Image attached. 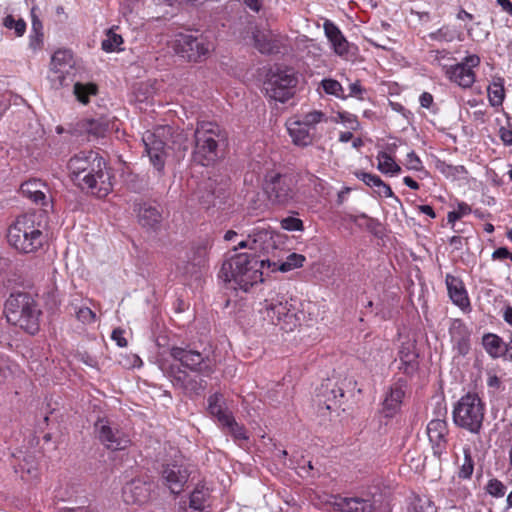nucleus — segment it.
<instances>
[{"label":"nucleus","mask_w":512,"mask_h":512,"mask_svg":"<svg viewBox=\"0 0 512 512\" xmlns=\"http://www.w3.org/2000/svg\"><path fill=\"white\" fill-rule=\"evenodd\" d=\"M510 254L507 248L500 247L493 252L492 257L493 259H504L509 258Z\"/></svg>","instance_id":"nucleus-55"},{"label":"nucleus","mask_w":512,"mask_h":512,"mask_svg":"<svg viewBox=\"0 0 512 512\" xmlns=\"http://www.w3.org/2000/svg\"><path fill=\"white\" fill-rule=\"evenodd\" d=\"M405 185H407L409 188L413 190H417L419 188V185L416 181H414L411 177L407 176L403 179Z\"/></svg>","instance_id":"nucleus-62"},{"label":"nucleus","mask_w":512,"mask_h":512,"mask_svg":"<svg viewBox=\"0 0 512 512\" xmlns=\"http://www.w3.org/2000/svg\"><path fill=\"white\" fill-rule=\"evenodd\" d=\"M163 484L173 493H180L189 478V471L182 463L173 461L162 465L160 471Z\"/></svg>","instance_id":"nucleus-15"},{"label":"nucleus","mask_w":512,"mask_h":512,"mask_svg":"<svg viewBox=\"0 0 512 512\" xmlns=\"http://www.w3.org/2000/svg\"><path fill=\"white\" fill-rule=\"evenodd\" d=\"M31 17H32V29H33V31L36 34H40L41 35L42 23L39 20V18L37 17V15L35 14V8L34 7L31 9Z\"/></svg>","instance_id":"nucleus-54"},{"label":"nucleus","mask_w":512,"mask_h":512,"mask_svg":"<svg viewBox=\"0 0 512 512\" xmlns=\"http://www.w3.org/2000/svg\"><path fill=\"white\" fill-rule=\"evenodd\" d=\"M9 244L21 253H33L43 244L45 237L34 214L19 216L8 229Z\"/></svg>","instance_id":"nucleus-4"},{"label":"nucleus","mask_w":512,"mask_h":512,"mask_svg":"<svg viewBox=\"0 0 512 512\" xmlns=\"http://www.w3.org/2000/svg\"><path fill=\"white\" fill-rule=\"evenodd\" d=\"M405 165L409 170L419 171L422 169V162L413 151L407 154Z\"/></svg>","instance_id":"nucleus-50"},{"label":"nucleus","mask_w":512,"mask_h":512,"mask_svg":"<svg viewBox=\"0 0 512 512\" xmlns=\"http://www.w3.org/2000/svg\"><path fill=\"white\" fill-rule=\"evenodd\" d=\"M75 313L76 318L84 324H91L96 321V314L88 307H80Z\"/></svg>","instance_id":"nucleus-45"},{"label":"nucleus","mask_w":512,"mask_h":512,"mask_svg":"<svg viewBox=\"0 0 512 512\" xmlns=\"http://www.w3.org/2000/svg\"><path fill=\"white\" fill-rule=\"evenodd\" d=\"M287 125L289 135L295 145L308 146L312 144L315 133L312 132L310 128L303 125L301 121L292 120L289 121Z\"/></svg>","instance_id":"nucleus-23"},{"label":"nucleus","mask_w":512,"mask_h":512,"mask_svg":"<svg viewBox=\"0 0 512 512\" xmlns=\"http://www.w3.org/2000/svg\"><path fill=\"white\" fill-rule=\"evenodd\" d=\"M22 195L36 205L47 206L49 203V187L41 179L32 178L20 186Z\"/></svg>","instance_id":"nucleus-17"},{"label":"nucleus","mask_w":512,"mask_h":512,"mask_svg":"<svg viewBox=\"0 0 512 512\" xmlns=\"http://www.w3.org/2000/svg\"><path fill=\"white\" fill-rule=\"evenodd\" d=\"M213 48V44L204 37L189 33H179L173 40L175 53L188 61L196 62L207 57Z\"/></svg>","instance_id":"nucleus-9"},{"label":"nucleus","mask_w":512,"mask_h":512,"mask_svg":"<svg viewBox=\"0 0 512 512\" xmlns=\"http://www.w3.org/2000/svg\"><path fill=\"white\" fill-rule=\"evenodd\" d=\"M341 506L345 512H372L373 510L372 503L361 498L344 499Z\"/></svg>","instance_id":"nucleus-33"},{"label":"nucleus","mask_w":512,"mask_h":512,"mask_svg":"<svg viewBox=\"0 0 512 512\" xmlns=\"http://www.w3.org/2000/svg\"><path fill=\"white\" fill-rule=\"evenodd\" d=\"M377 160H378L377 168L382 173L397 174L401 171L400 166L386 152H380L377 156Z\"/></svg>","instance_id":"nucleus-35"},{"label":"nucleus","mask_w":512,"mask_h":512,"mask_svg":"<svg viewBox=\"0 0 512 512\" xmlns=\"http://www.w3.org/2000/svg\"><path fill=\"white\" fill-rule=\"evenodd\" d=\"M164 132V128L158 129L157 132L146 131L142 137L145 152L147 153L150 162L158 172L163 171L167 157L165 143L160 138L161 134Z\"/></svg>","instance_id":"nucleus-13"},{"label":"nucleus","mask_w":512,"mask_h":512,"mask_svg":"<svg viewBox=\"0 0 512 512\" xmlns=\"http://www.w3.org/2000/svg\"><path fill=\"white\" fill-rule=\"evenodd\" d=\"M208 411L216 417L218 421L223 425L227 421H231V414L224 409L221 402V395L214 394L208 398Z\"/></svg>","instance_id":"nucleus-31"},{"label":"nucleus","mask_w":512,"mask_h":512,"mask_svg":"<svg viewBox=\"0 0 512 512\" xmlns=\"http://www.w3.org/2000/svg\"><path fill=\"white\" fill-rule=\"evenodd\" d=\"M176 379L180 381L183 388L190 393L198 394L200 391L204 390L206 385L202 378H191L185 373H182V376H177Z\"/></svg>","instance_id":"nucleus-36"},{"label":"nucleus","mask_w":512,"mask_h":512,"mask_svg":"<svg viewBox=\"0 0 512 512\" xmlns=\"http://www.w3.org/2000/svg\"><path fill=\"white\" fill-rule=\"evenodd\" d=\"M355 176L371 188H376L381 181L379 176L366 172H355Z\"/></svg>","instance_id":"nucleus-49"},{"label":"nucleus","mask_w":512,"mask_h":512,"mask_svg":"<svg viewBox=\"0 0 512 512\" xmlns=\"http://www.w3.org/2000/svg\"><path fill=\"white\" fill-rule=\"evenodd\" d=\"M209 489L204 485H198L190 496V507L195 510H204L208 505Z\"/></svg>","instance_id":"nucleus-32"},{"label":"nucleus","mask_w":512,"mask_h":512,"mask_svg":"<svg viewBox=\"0 0 512 512\" xmlns=\"http://www.w3.org/2000/svg\"><path fill=\"white\" fill-rule=\"evenodd\" d=\"M220 137L221 131L217 124L212 122L198 123L194 133V161L203 166L214 163L218 158V142Z\"/></svg>","instance_id":"nucleus-5"},{"label":"nucleus","mask_w":512,"mask_h":512,"mask_svg":"<svg viewBox=\"0 0 512 512\" xmlns=\"http://www.w3.org/2000/svg\"><path fill=\"white\" fill-rule=\"evenodd\" d=\"M446 285L449 296L456 305L462 308L469 305L467 292L459 278L450 274L446 275Z\"/></svg>","instance_id":"nucleus-25"},{"label":"nucleus","mask_w":512,"mask_h":512,"mask_svg":"<svg viewBox=\"0 0 512 512\" xmlns=\"http://www.w3.org/2000/svg\"><path fill=\"white\" fill-rule=\"evenodd\" d=\"M72 67V54L68 50H57L51 58L49 79L54 88L64 85L65 71Z\"/></svg>","instance_id":"nucleus-16"},{"label":"nucleus","mask_w":512,"mask_h":512,"mask_svg":"<svg viewBox=\"0 0 512 512\" xmlns=\"http://www.w3.org/2000/svg\"><path fill=\"white\" fill-rule=\"evenodd\" d=\"M404 395V390L399 386L390 389L383 401V413L386 417H391L397 412Z\"/></svg>","instance_id":"nucleus-29"},{"label":"nucleus","mask_w":512,"mask_h":512,"mask_svg":"<svg viewBox=\"0 0 512 512\" xmlns=\"http://www.w3.org/2000/svg\"><path fill=\"white\" fill-rule=\"evenodd\" d=\"M349 94L348 96H351V97H357L359 99H362V94L364 92V89L362 88V86L360 85V82L359 81H356L354 83H351L349 85Z\"/></svg>","instance_id":"nucleus-53"},{"label":"nucleus","mask_w":512,"mask_h":512,"mask_svg":"<svg viewBox=\"0 0 512 512\" xmlns=\"http://www.w3.org/2000/svg\"><path fill=\"white\" fill-rule=\"evenodd\" d=\"M501 139L503 140V142L505 144L511 145L512 144V132L508 131V130L503 131L501 134Z\"/></svg>","instance_id":"nucleus-61"},{"label":"nucleus","mask_w":512,"mask_h":512,"mask_svg":"<svg viewBox=\"0 0 512 512\" xmlns=\"http://www.w3.org/2000/svg\"><path fill=\"white\" fill-rule=\"evenodd\" d=\"M450 336L453 349L460 356H465L470 350V332L460 320L453 321L450 327Z\"/></svg>","instance_id":"nucleus-18"},{"label":"nucleus","mask_w":512,"mask_h":512,"mask_svg":"<svg viewBox=\"0 0 512 512\" xmlns=\"http://www.w3.org/2000/svg\"><path fill=\"white\" fill-rule=\"evenodd\" d=\"M463 452H464V460H463V464L460 467L459 477L467 479L473 473L474 463H473V460L470 455V449L464 448Z\"/></svg>","instance_id":"nucleus-42"},{"label":"nucleus","mask_w":512,"mask_h":512,"mask_svg":"<svg viewBox=\"0 0 512 512\" xmlns=\"http://www.w3.org/2000/svg\"><path fill=\"white\" fill-rule=\"evenodd\" d=\"M463 216V212L451 211L448 213L447 219L449 223H454Z\"/></svg>","instance_id":"nucleus-59"},{"label":"nucleus","mask_w":512,"mask_h":512,"mask_svg":"<svg viewBox=\"0 0 512 512\" xmlns=\"http://www.w3.org/2000/svg\"><path fill=\"white\" fill-rule=\"evenodd\" d=\"M137 217L139 223L144 227L154 228L161 221V214L158 209L148 203L138 204Z\"/></svg>","instance_id":"nucleus-28"},{"label":"nucleus","mask_w":512,"mask_h":512,"mask_svg":"<svg viewBox=\"0 0 512 512\" xmlns=\"http://www.w3.org/2000/svg\"><path fill=\"white\" fill-rule=\"evenodd\" d=\"M410 512H436V508L428 499H417Z\"/></svg>","instance_id":"nucleus-48"},{"label":"nucleus","mask_w":512,"mask_h":512,"mask_svg":"<svg viewBox=\"0 0 512 512\" xmlns=\"http://www.w3.org/2000/svg\"><path fill=\"white\" fill-rule=\"evenodd\" d=\"M171 356L179 361L184 367L204 375L212 373V363L209 358H205L200 352L181 347H173Z\"/></svg>","instance_id":"nucleus-14"},{"label":"nucleus","mask_w":512,"mask_h":512,"mask_svg":"<svg viewBox=\"0 0 512 512\" xmlns=\"http://www.w3.org/2000/svg\"><path fill=\"white\" fill-rule=\"evenodd\" d=\"M295 183L292 175L271 172L266 175L265 193L271 203L285 205L295 198Z\"/></svg>","instance_id":"nucleus-10"},{"label":"nucleus","mask_w":512,"mask_h":512,"mask_svg":"<svg viewBox=\"0 0 512 512\" xmlns=\"http://www.w3.org/2000/svg\"><path fill=\"white\" fill-rule=\"evenodd\" d=\"M326 37L331 42L335 53L343 55L348 51V43L339 28L330 20H326L323 24Z\"/></svg>","instance_id":"nucleus-26"},{"label":"nucleus","mask_w":512,"mask_h":512,"mask_svg":"<svg viewBox=\"0 0 512 512\" xmlns=\"http://www.w3.org/2000/svg\"><path fill=\"white\" fill-rule=\"evenodd\" d=\"M149 492V485L141 480H134L124 486L123 498L128 504H142L147 501Z\"/></svg>","instance_id":"nucleus-20"},{"label":"nucleus","mask_w":512,"mask_h":512,"mask_svg":"<svg viewBox=\"0 0 512 512\" xmlns=\"http://www.w3.org/2000/svg\"><path fill=\"white\" fill-rule=\"evenodd\" d=\"M209 248L210 242L207 239L193 243L186 255L187 264L192 266V268L204 266L207 260Z\"/></svg>","instance_id":"nucleus-24"},{"label":"nucleus","mask_w":512,"mask_h":512,"mask_svg":"<svg viewBox=\"0 0 512 512\" xmlns=\"http://www.w3.org/2000/svg\"><path fill=\"white\" fill-rule=\"evenodd\" d=\"M324 91L327 94L334 95L336 97H344L342 85L334 79H324L321 82Z\"/></svg>","instance_id":"nucleus-43"},{"label":"nucleus","mask_w":512,"mask_h":512,"mask_svg":"<svg viewBox=\"0 0 512 512\" xmlns=\"http://www.w3.org/2000/svg\"><path fill=\"white\" fill-rule=\"evenodd\" d=\"M488 98L492 106H499L504 100V84L501 78H498L488 87Z\"/></svg>","instance_id":"nucleus-37"},{"label":"nucleus","mask_w":512,"mask_h":512,"mask_svg":"<svg viewBox=\"0 0 512 512\" xmlns=\"http://www.w3.org/2000/svg\"><path fill=\"white\" fill-rule=\"evenodd\" d=\"M71 179L82 190L102 198L112 190L106 163L97 152H80L68 162Z\"/></svg>","instance_id":"nucleus-1"},{"label":"nucleus","mask_w":512,"mask_h":512,"mask_svg":"<svg viewBox=\"0 0 512 512\" xmlns=\"http://www.w3.org/2000/svg\"><path fill=\"white\" fill-rule=\"evenodd\" d=\"M253 39L255 47L261 53H273L279 48V41L269 30H255L253 32Z\"/></svg>","instance_id":"nucleus-27"},{"label":"nucleus","mask_w":512,"mask_h":512,"mask_svg":"<svg viewBox=\"0 0 512 512\" xmlns=\"http://www.w3.org/2000/svg\"><path fill=\"white\" fill-rule=\"evenodd\" d=\"M123 43L121 35L114 33L109 30L106 34L105 39L102 41V49L106 52H113L120 49V45Z\"/></svg>","instance_id":"nucleus-39"},{"label":"nucleus","mask_w":512,"mask_h":512,"mask_svg":"<svg viewBox=\"0 0 512 512\" xmlns=\"http://www.w3.org/2000/svg\"><path fill=\"white\" fill-rule=\"evenodd\" d=\"M504 354H507L509 359L512 361V338L507 344H505Z\"/></svg>","instance_id":"nucleus-64"},{"label":"nucleus","mask_w":512,"mask_h":512,"mask_svg":"<svg viewBox=\"0 0 512 512\" xmlns=\"http://www.w3.org/2000/svg\"><path fill=\"white\" fill-rule=\"evenodd\" d=\"M223 426H226L236 439H247L244 428L234 420L233 416H231V421L225 422Z\"/></svg>","instance_id":"nucleus-46"},{"label":"nucleus","mask_w":512,"mask_h":512,"mask_svg":"<svg viewBox=\"0 0 512 512\" xmlns=\"http://www.w3.org/2000/svg\"><path fill=\"white\" fill-rule=\"evenodd\" d=\"M479 64L480 58L477 55H469L461 63L449 66L445 74L451 82L458 86L464 89L470 88L476 80L472 68L479 66Z\"/></svg>","instance_id":"nucleus-11"},{"label":"nucleus","mask_w":512,"mask_h":512,"mask_svg":"<svg viewBox=\"0 0 512 512\" xmlns=\"http://www.w3.org/2000/svg\"><path fill=\"white\" fill-rule=\"evenodd\" d=\"M111 338L116 342L119 347H126L127 340L124 337V331L122 329H114Z\"/></svg>","instance_id":"nucleus-52"},{"label":"nucleus","mask_w":512,"mask_h":512,"mask_svg":"<svg viewBox=\"0 0 512 512\" xmlns=\"http://www.w3.org/2000/svg\"><path fill=\"white\" fill-rule=\"evenodd\" d=\"M95 432L99 441L114 451L123 450L130 443L128 437L106 419H99L95 423Z\"/></svg>","instance_id":"nucleus-12"},{"label":"nucleus","mask_w":512,"mask_h":512,"mask_svg":"<svg viewBox=\"0 0 512 512\" xmlns=\"http://www.w3.org/2000/svg\"><path fill=\"white\" fill-rule=\"evenodd\" d=\"M296 84L297 78L291 69H278L264 82V91L268 98L283 103L293 96Z\"/></svg>","instance_id":"nucleus-8"},{"label":"nucleus","mask_w":512,"mask_h":512,"mask_svg":"<svg viewBox=\"0 0 512 512\" xmlns=\"http://www.w3.org/2000/svg\"><path fill=\"white\" fill-rule=\"evenodd\" d=\"M484 418V407L476 394L468 393L460 398L454 407L453 419L456 425L476 433Z\"/></svg>","instance_id":"nucleus-6"},{"label":"nucleus","mask_w":512,"mask_h":512,"mask_svg":"<svg viewBox=\"0 0 512 512\" xmlns=\"http://www.w3.org/2000/svg\"><path fill=\"white\" fill-rule=\"evenodd\" d=\"M266 265L271 267V262L259 260L257 256L248 253H238L222 264L220 277L225 282H233L235 288L248 291L250 287L263 281L262 269Z\"/></svg>","instance_id":"nucleus-2"},{"label":"nucleus","mask_w":512,"mask_h":512,"mask_svg":"<svg viewBox=\"0 0 512 512\" xmlns=\"http://www.w3.org/2000/svg\"><path fill=\"white\" fill-rule=\"evenodd\" d=\"M97 92V87L95 84L87 83L83 84L80 82L75 83L74 85V94L79 102L82 104H87L89 102V96L95 95Z\"/></svg>","instance_id":"nucleus-38"},{"label":"nucleus","mask_w":512,"mask_h":512,"mask_svg":"<svg viewBox=\"0 0 512 512\" xmlns=\"http://www.w3.org/2000/svg\"><path fill=\"white\" fill-rule=\"evenodd\" d=\"M250 251L256 256L257 253H266L274 247L273 234L264 228H256L249 235Z\"/></svg>","instance_id":"nucleus-21"},{"label":"nucleus","mask_w":512,"mask_h":512,"mask_svg":"<svg viewBox=\"0 0 512 512\" xmlns=\"http://www.w3.org/2000/svg\"><path fill=\"white\" fill-rule=\"evenodd\" d=\"M447 434L446 422L442 419L431 420L427 425V435L433 446L435 454H441L445 436Z\"/></svg>","instance_id":"nucleus-22"},{"label":"nucleus","mask_w":512,"mask_h":512,"mask_svg":"<svg viewBox=\"0 0 512 512\" xmlns=\"http://www.w3.org/2000/svg\"><path fill=\"white\" fill-rule=\"evenodd\" d=\"M420 104L424 108H429L433 102V97L430 93L424 92L420 96Z\"/></svg>","instance_id":"nucleus-56"},{"label":"nucleus","mask_w":512,"mask_h":512,"mask_svg":"<svg viewBox=\"0 0 512 512\" xmlns=\"http://www.w3.org/2000/svg\"><path fill=\"white\" fill-rule=\"evenodd\" d=\"M505 321L512 326V307H507L504 311Z\"/></svg>","instance_id":"nucleus-63"},{"label":"nucleus","mask_w":512,"mask_h":512,"mask_svg":"<svg viewBox=\"0 0 512 512\" xmlns=\"http://www.w3.org/2000/svg\"><path fill=\"white\" fill-rule=\"evenodd\" d=\"M419 210L422 213L430 216L431 218H435V212H434V210H433V208L431 206H429V205H420L419 206Z\"/></svg>","instance_id":"nucleus-60"},{"label":"nucleus","mask_w":512,"mask_h":512,"mask_svg":"<svg viewBox=\"0 0 512 512\" xmlns=\"http://www.w3.org/2000/svg\"><path fill=\"white\" fill-rule=\"evenodd\" d=\"M374 191L380 197L390 198L394 196L390 186L384 183L382 180L380 181L379 184H377L376 188H374Z\"/></svg>","instance_id":"nucleus-51"},{"label":"nucleus","mask_w":512,"mask_h":512,"mask_svg":"<svg viewBox=\"0 0 512 512\" xmlns=\"http://www.w3.org/2000/svg\"><path fill=\"white\" fill-rule=\"evenodd\" d=\"M280 224L287 231H303L304 229L302 220L293 216L283 218Z\"/></svg>","instance_id":"nucleus-44"},{"label":"nucleus","mask_w":512,"mask_h":512,"mask_svg":"<svg viewBox=\"0 0 512 512\" xmlns=\"http://www.w3.org/2000/svg\"><path fill=\"white\" fill-rule=\"evenodd\" d=\"M482 344L492 358H499L504 355L505 343L496 334H485L482 338Z\"/></svg>","instance_id":"nucleus-30"},{"label":"nucleus","mask_w":512,"mask_h":512,"mask_svg":"<svg viewBox=\"0 0 512 512\" xmlns=\"http://www.w3.org/2000/svg\"><path fill=\"white\" fill-rule=\"evenodd\" d=\"M259 312L263 320L280 326L285 331H291L297 325L296 313L291 310V304L283 298L265 300Z\"/></svg>","instance_id":"nucleus-7"},{"label":"nucleus","mask_w":512,"mask_h":512,"mask_svg":"<svg viewBox=\"0 0 512 512\" xmlns=\"http://www.w3.org/2000/svg\"><path fill=\"white\" fill-rule=\"evenodd\" d=\"M399 362L398 368L405 374H413L418 366L417 358L418 354L415 348L414 340H407L401 344L399 349Z\"/></svg>","instance_id":"nucleus-19"},{"label":"nucleus","mask_w":512,"mask_h":512,"mask_svg":"<svg viewBox=\"0 0 512 512\" xmlns=\"http://www.w3.org/2000/svg\"><path fill=\"white\" fill-rule=\"evenodd\" d=\"M306 127L310 128L315 133V127L317 124L326 121L325 114L321 111H312L305 114L302 119H299Z\"/></svg>","instance_id":"nucleus-40"},{"label":"nucleus","mask_w":512,"mask_h":512,"mask_svg":"<svg viewBox=\"0 0 512 512\" xmlns=\"http://www.w3.org/2000/svg\"><path fill=\"white\" fill-rule=\"evenodd\" d=\"M7 321L30 335L40 329L42 311L37 301L28 293L12 294L6 301Z\"/></svg>","instance_id":"nucleus-3"},{"label":"nucleus","mask_w":512,"mask_h":512,"mask_svg":"<svg viewBox=\"0 0 512 512\" xmlns=\"http://www.w3.org/2000/svg\"><path fill=\"white\" fill-rule=\"evenodd\" d=\"M505 490L504 484L497 479H492L487 484V492L494 497H502L505 494Z\"/></svg>","instance_id":"nucleus-47"},{"label":"nucleus","mask_w":512,"mask_h":512,"mask_svg":"<svg viewBox=\"0 0 512 512\" xmlns=\"http://www.w3.org/2000/svg\"><path fill=\"white\" fill-rule=\"evenodd\" d=\"M245 5L254 12H258L261 8V0H243Z\"/></svg>","instance_id":"nucleus-57"},{"label":"nucleus","mask_w":512,"mask_h":512,"mask_svg":"<svg viewBox=\"0 0 512 512\" xmlns=\"http://www.w3.org/2000/svg\"><path fill=\"white\" fill-rule=\"evenodd\" d=\"M3 25L8 29H14L17 36H22L26 30V23L23 19H15L12 15H8L3 20Z\"/></svg>","instance_id":"nucleus-41"},{"label":"nucleus","mask_w":512,"mask_h":512,"mask_svg":"<svg viewBox=\"0 0 512 512\" xmlns=\"http://www.w3.org/2000/svg\"><path fill=\"white\" fill-rule=\"evenodd\" d=\"M498 5L501 6L503 11L507 12L509 15L512 16V3L510 0H496Z\"/></svg>","instance_id":"nucleus-58"},{"label":"nucleus","mask_w":512,"mask_h":512,"mask_svg":"<svg viewBox=\"0 0 512 512\" xmlns=\"http://www.w3.org/2000/svg\"><path fill=\"white\" fill-rule=\"evenodd\" d=\"M305 261V256L302 254L291 253L287 256L286 260L283 261L278 267L275 262L271 263L273 266V270H279L281 272H288L293 269L299 268L303 266Z\"/></svg>","instance_id":"nucleus-34"}]
</instances>
